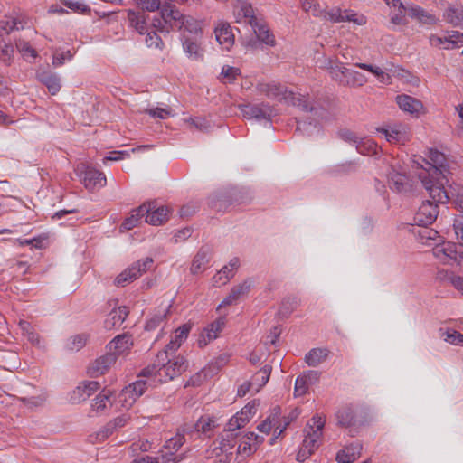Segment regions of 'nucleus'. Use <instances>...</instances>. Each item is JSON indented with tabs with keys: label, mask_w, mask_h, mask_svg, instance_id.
Listing matches in <instances>:
<instances>
[{
	"label": "nucleus",
	"mask_w": 463,
	"mask_h": 463,
	"mask_svg": "<svg viewBox=\"0 0 463 463\" xmlns=\"http://www.w3.org/2000/svg\"><path fill=\"white\" fill-rule=\"evenodd\" d=\"M256 37L259 39L260 43L266 44L268 46H275L276 40L274 34L270 32L268 24L262 20L260 19L256 22V25L251 26Z\"/></svg>",
	"instance_id": "obj_32"
},
{
	"label": "nucleus",
	"mask_w": 463,
	"mask_h": 463,
	"mask_svg": "<svg viewBox=\"0 0 463 463\" xmlns=\"http://www.w3.org/2000/svg\"><path fill=\"white\" fill-rule=\"evenodd\" d=\"M19 326L23 332V335L27 337V340L31 342L33 345L40 346V336L34 331L33 326L29 322L24 320L20 321Z\"/></svg>",
	"instance_id": "obj_51"
},
{
	"label": "nucleus",
	"mask_w": 463,
	"mask_h": 463,
	"mask_svg": "<svg viewBox=\"0 0 463 463\" xmlns=\"http://www.w3.org/2000/svg\"><path fill=\"white\" fill-rule=\"evenodd\" d=\"M283 423L284 417L281 415V408L275 406L270 410L269 416L258 425L257 429L262 433L273 431L274 434H278Z\"/></svg>",
	"instance_id": "obj_17"
},
{
	"label": "nucleus",
	"mask_w": 463,
	"mask_h": 463,
	"mask_svg": "<svg viewBox=\"0 0 463 463\" xmlns=\"http://www.w3.org/2000/svg\"><path fill=\"white\" fill-rule=\"evenodd\" d=\"M183 50L187 57L194 61H202L204 57V50L197 38L184 35L182 38Z\"/></svg>",
	"instance_id": "obj_24"
},
{
	"label": "nucleus",
	"mask_w": 463,
	"mask_h": 463,
	"mask_svg": "<svg viewBox=\"0 0 463 463\" xmlns=\"http://www.w3.org/2000/svg\"><path fill=\"white\" fill-rule=\"evenodd\" d=\"M225 323L223 319H218L212 323L207 328L204 329L202 334L203 339V345H207L208 342L217 338L218 334L222 330ZM203 340H199V344L202 345Z\"/></svg>",
	"instance_id": "obj_43"
},
{
	"label": "nucleus",
	"mask_w": 463,
	"mask_h": 463,
	"mask_svg": "<svg viewBox=\"0 0 463 463\" xmlns=\"http://www.w3.org/2000/svg\"><path fill=\"white\" fill-rule=\"evenodd\" d=\"M252 282L250 279L244 280L242 283L238 284L231 289V292L234 295V297L239 299L247 296L250 290Z\"/></svg>",
	"instance_id": "obj_59"
},
{
	"label": "nucleus",
	"mask_w": 463,
	"mask_h": 463,
	"mask_svg": "<svg viewBox=\"0 0 463 463\" xmlns=\"http://www.w3.org/2000/svg\"><path fill=\"white\" fill-rule=\"evenodd\" d=\"M99 388L100 384L97 381L82 382L73 390L71 396V401L73 403H79L82 401H85L87 398L99 390Z\"/></svg>",
	"instance_id": "obj_23"
},
{
	"label": "nucleus",
	"mask_w": 463,
	"mask_h": 463,
	"mask_svg": "<svg viewBox=\"0 0 463 463\" xmlns=\"http://www.w3.org/2000/svg\"><path fill=\"white\" fill-rule=\"evenodd\" d=\"M128 315V310L125 306L113 309L105 320V327L107 329L119 327L127 318Z\"/></svg>",
	"instance_id": "obj_37"
},
{
	"label": "nucleus",
	"mask_w": 463,
	"mask_h": 463,
	"mask_svg": "<svg viewBox=\"0 0 463 463\" xmlns=\"http://www.w3.org/2000/svg\"><path fill=\"white\" fill-rule=\"evenodd\" d=\"M175 28L194 34L192 38H197L202 33L200 23L197 20L191 16H184L181 13L178 20H175Z\"/></svg>",
	"instance_id": "obj_34"
},
{
	"label": "nucleus",
	"mask_w": 463,
	"mask_h": 463,
	"mask_svg": "<svg viewBox=\"0 0 463 463\" xmlns=\"http://www.w3.org/2000/svg\"><path fill=\"white\" fill-rule=\"evenodd\" d=\"M46 399L47 397L45 394L20 398L21 402L24 404V406L31 410L42 407L45 403Z\"/></svg>",
	"instance_id": "obj_58"
},
{
	"label": "nucleus",
	"mask_w": 463,
	"mask_h": 463,
	"mask_svg": "<svg viewBox=\"0 0 463 463\" xmlns=\"http://www.w3.org/2000/svg\"><path fill=\"white\" fill-rule=\"evenodd\" d=\"M112 396L113 392L110 390H102L93 400L92 409L98 413H104L113 406Z\"/></svg>",
	"instance_id": "obj_38"
},
{
	"label": "nucleus",
	"mask_w": 463,
	"mask_h": 463,
	"mask_svg": "<svg viewBox=\"0 0 463 463\" xmlns=\"http://www.w3.org/2000/svg\"><path fill=\"white\" fill-rule=\"evenodd\" d=\"M363 446L360 441H354L339 450L335 459L338 463H352L359 458Z\"/></svg>",
	"instance_id": "obj_28"
},
{
	"label": "nucleus",
	"mask_w": 463,
	"mask_h": 463,
	"mask_svg": "<svg viewBox=\"0 0 463 463\" xmlns=\"http://www.w3.org/2000/svg\"><path fill=\"white\" fill-rule=\"evenodd\" d=\"M170 305L157 310L146 322V330H154L159 326V325L166 317Z\"/></svg>",
	"instance_id": "obj_47"
},
{
	"label": "nucleus",
	"mask_w": 463,
	"mask_h": 463,
	"mask_svg": "<svg viewBox=\"0 0 463 463\" xmlns=\"http://www.w3.org/2000/svg\"><path fill=\"white\" fill-rule=\"evenodd\" d=\"M443 17L451 25L463 27V5H450L445 10Z\"/></svg>",
	"instance_id": "obj_35"
},
{
	"label": "nucleus",
	"mask_w": 463,
	"mask_h": 463,
	"mask_svg": "<svg viewBox=\"0 0 463 463\" xmlns=\"http://www.w3.org/2000/svg\"><path fill=\"white\" fill-rule=\"evenodd\" d=\"M234 15L237 23L245 22L250 26L256 25V22L260 19L255 15L251 4L245 0L237 1L234 5Z\"/></svg>",
	"instance_id": "obj_20"
},
{
	"label": "nucleus",
	"mask_w": 463,
	"mask_h": 463,
	"mask_svg": "<svg viewBox=\"0 0 463 463\" xmlns=\"http://www.w3.org/2000/svg\"><path fill=\"white\" fill-rule=\"evenodd\" d=\"M191 326L186 324L178 327L163 351H168L171 352V354H175L187 338Z\"/></svg>",
	"instance_id": "obj_33"
},
{
	"label": "nucleus",
	"mask_w": 463,
	"mask_h": 463,
	"mask_svg": "<svg viewBox=\"0 0 463 463\" xmlns=\"http://www.w3.org/2000/svg\"><path fill=\"white\" fill-rule=\"evenodd\" d=\"M356 67L360 68V69H363V70H365V71H368L370 72H372L373 74H374L376 77H378L380 79V80L382 82H385V79H389V75L386 74L381 68L379 67H374L371 64H366V63H360V62H357L354 64Z\"/></svg>",
	"instance_id": "obj_61"
},
{
	"label": "nucleus",
	"mask_w": 463,
	"mask_h": 463,
	"mask_svg": "<svg viewBox=\"0 0 463 463\" xmlns=\"http://www.w3.org/2000/svg\"><path fill=\"white\" fill-rule=\"evenodd\" d=\"M407 11L411 17L418 20L421 24L430 25L437 23V18L433 14L419 5H411L407 7Z\"/></svg>",
	"instance_id": "obj_39"
},
{
	"label": "nucleus",
	"mask_w": 463,
	"mask_h": 463,
	"mask_svg": "<svg viewBox=\"0 0 463 463\" xmlns=\"http://www.w3.org/2000/svg\"><path fill=\"white\" fill-rule=\"evenodd\" d=\"M217 42L222 45L223 49L230 50L234 43V35L232 27L228 23H220L214 31Z\"/></svg>",
	"instance_id": "obj_31"
},
{
	"label": "nucleus",
	"mask_w": 463,
	"mask_h": 463,
	"mask_svg": "<svg viewBox=\"0 0 463 463\" xmlns=\"http://www.w3.org/2000/svg\"><path fill=\"white\" fill-rule=\"evenodd\" d=\"M453 229L457 239L463 243V213L455 216Z\"/></svg>",
	"instance_id": "obj_64"
},
{
	"label": "nucleus",
	"mask_w": 463,
	"mask_h": 463,
	"mask_svg": "<svg viewBox=\"0 0 463 463\" xmlns=\"http://www.w3.org/2000/svg\"><path fill=\"white\" fill-rule=\"evenodd\" d=\"M457 253V244L446 242L433 248L432 254L440 262L453 266V260Z\"/></svg>",
	"instance_id": "obj_25"
},
{
	"label": "nucleus",
	"mask_w": 463,
	"mask_h": 463,
	"mask_svg": "<svg viewBox=\"0 0 463 463\" xmlns=\"http://www.w3.org/2000/svg\"><path fill=\"white\" fill-rule=\"evenodd\" d=\"M377 131L383 134L386 140L390 143H402L409 141L411 138L410 128L404 124H394L378 128Z\"/></svg>",
	"instance_id": "obj_14"
},
{
	"label": "nucleus",
	"mask_w": 463,
	"mask_h": 463,
	"mask_svg": "<svg viewBox=\"0 0 463 463\" xmlns=\"http://www.w3.org/2000/svg\"><path fill=\"white\" fill-rule=\"evenodd\" d=\"M329 353L327 348H313L306 354L305 361L309 366L316 367L327 359Z\"/></svg>",
	"instance_id": "obj_40"
},
{
	"label": "nucleus",
	"mask_w": 463,
	"mask_h": 463,
	"mask_svg": "<svg viewBox=\"0 0 463 463\" xmlns=\"http://www.w3.org/2000/svg\"><path fill=\"white\" fill-rule=\"evenodd\" d=\"M301 3L302 9L315 16H320L322 14V10L320 7V5L318 4L317 0H299Z\"/></svg>",
	"instance_id": "obj_57"
},
{
	"label": "nucleus",
	"mask_w": 463,
	"mask_h": 463,
	"mask_svg": "<svg viewBox=\"0 0 463 463\" xmlns=\"http://www.w3.org/2000/svg\"><path fill=\"white\" fill-rule=\"evenodd\" d=\"M89 339L87 334H79L71 336L66 342V349L69 351H79L83 348Z\"/></svg>",
	"instance_id": "obj_49"
},
{
	"label": "nucleus",
	"mask_w": 463,
	"mask_h": 463,
	"mask_svg": "<svg viewBox=\"0 0 463 463\" xmlns=\"http://www.w3.org/2000/svg\"><path fill=\"white\" fill-rule=\"evenodd\" d=\"M380 147L377 143L368 137H361L359 143L356 146V151L364 156H373L377 155Z\"/></svg>",
	"instance_id": "obj_45"
},
{
	"label": "nucleus",
	"mask_w": 463,
	"mask_h": 463,
	"mask_svg": "<svg viewBox=\"0 0 463 463\" xmlns=\"http://www.w3.org/2000/svg\"><path fill=\"white\" fill-rule=\"evenodd\" d=\"M413 163L422 167L421 162H425L428 168H423L419 174L424 188L428 192L430 197L439 203H448L449 197L444 185L448 183L445 175L446 156L443 153L437 149H430L428 153L429 161L420 156H414Z\"/></svg>",
	"instance_id": "obj_2"
},
{
	"label": "nucleus",
	"mask_w": 463,
	"mask_h": 463,
	"mask_svg": "<svg viewBox=\"0 0 463 463\" xmlns=\"http://www.w3.org/2000/svg\"><path fill=\"white\" fill-rule=\"evenodd\" d=\"M75 173L88 190L93 191L100 189L106 184L104 174L85 163L78 164L75 168Z\"/></svg>",
	"instance_id": "obj_6"
},
{
	"label": "nucleus",
	"mask_w": 463,
	"mask_h": 463,
	"mask_svg": "<svg viewBox=\"0 0 463 463\" xmlns=\"http://www.w3.org/2000/svg\"><path fill=\"white\" fill-rule=\"evenodd\" d=\"M187 122L196 129L202 132L208 131L211 128L210 122L203 118H194L187 119Z\"/></svg>",
	"instance_id": "obj_63"
},
{
	"label": "nucleus",
	"mask_w": 463,
	"mask_h": 463,
	"mask_svg": "<svg viewBox=\"0 0 463 463\" xmlns=\"http://www.w3.org/2000/svg\"><path fill=\"white\" fill-rule=\"evenodd\" d=\"M210 261L209 250L202 248L194 256L191 266V272L193 274H198L203 272L206 269V265Z\"/></svg>",
	"instance_id": "obj_41"
},
{
	"label": "nucleus",
	"mask_w": 463,
	"mask_h": 463,
	"mask_svg": "<svg viewBox=\"0 0 463 463\" xmlns=\"http://www.w3.org/2000/svg\"><path fill=\"white\" fill-rule=\"evenodd\" d=\"M257 90L260 93L266 95L269 99L284 101L287 104L298 107L303 111L313 114V119L316 123L312 124L307 121L298 122L297 131L303 132L306 135H311L317 128V121L327 118V111L323 108L315 106L310 101L309 97L296 94L279 83L274 81L260 82L257 85Z\"/></svg>",
	"instance_id": "obj_1"
},
{
	"label": "nucleus",
	"mask_w": 463,
	"mask_h": 463,
	"mask_svg": "<svg viewBox=\"0 0 463 463\" xmlns=\"http://www.w3.org/2000/svg\"><path fill=\"white\" fill-rule=\"evenodd\" d=\"M271 370V366L266 364L252 377L251 382L254 385H257L256 392H259L260 389L268 383Z\"/></svg>",
	"instance_id": "obj_48"
},
{
	"label": "nucleus",
	"mask_w": 463,
	"mask_h": 463,
	"mask_svg": "<svg viewBox=\"0 0 463 463\" xmlns=\"http://www.w3.org/2000/svg\"><path fill=\"white\" fill-rule=\"evenodd\" d=\"M396 102L399 108L411 114L413 117L418 118L420 114L425 113V109L422 102L411 96L402 94L396 97Z\"/></svg>",
	"instance_id": "obj_21"
},
{
	"label": "nucleus",
	"mask_w": 463,
	"mask_h": 463,
	"mask_svg": "<svg viewBox=\"0 0 463 463\" xmlns=\"http://www.w3.org/2000/svg\"><path fill=\"white\" fill-rule=\"evenodd\" d=\"M24 29V23L19 17H11L0 21V37L8 35L14 30Z\"/></svg>",
	"instance_id": "obj_46"
},
{
	"label": "nucleus",
	"mask_w": 463,
	"mask_h": 463,
	"mask_svg": "<svg viewBox=\"0 0 463 463\" xmlns=\"http://www.w3.org/2000/svg\"><path fill=\"white\" fill-rule=\"evenodd\" d=\"M320 438L321 436H305L297 454V460L303 462L308 458L321 444Z\"/></svg>",
	"instance_id": "obj_30"
},
{
	"label": "nucleus",
	"mask_w": 463,
	"mask_h": 463,
	"mask_svg": "<svg viewBox=\"0 0 463 463\" xmlns=\"http://www.w3.org/2000/svg\"><path fill=\"white\" fill-rule=\"evenodd\" d=\"M184 443V436H172L169 439L165 441L164 446L165 451V457L168 462L177 463L183 459V455H175V453L179 450V449Z\"/></svg>",
	"instance_id": "obj_27"
},
{
	"label": "nucleus",
	"mask_w": 463,
	"mask_h": 463,
	"mask_svg": "<svg viewBox=\"0 0 463 463\" xmlns=\"http://www.w3.org/2000/svg\"><path fill=\"white\" fill-rule=\"evenodd\" d=\"M116 361V355L107 351L105 354L99 356L90 364L88 366V373L93 378L103 375L109 370Z\"/></svg>",
	"instance_id": "obj_19"
},
{
	"label": "nucleus",
	"mask_w": 463,
	"mask_h": 463,
	"mask_svg": "<svg viewBox=\"0 0 463 463\" xmlns=\"http://www.w3.org/2000/svg\"><path fill=\"white\" fill-rule=\"evenodd\" d=\"M13 52V47L3 37H0V58L4 62L9 63Z\"/></svg>",
	"instance_id": "obj_62"
},
{
	"label": "nucleus",
	"mask_w": 463,
	"mask_h": 463,
	"mask_svg": "<svg viewBox=\"0 0 463 463\" xmlns=\"http://www.w3.org/2000/svg\"><path fill=\"white\" fill-rule=\"evenodd\" d=\"M326 420L320 415L313 416L307 423L305 428L306 434H317L322 431Z\"/></svg>",
	"instance_id": "obj_52"
},
{
	"label": "nucleus",
	"mask_w": 463,
	"mask_h": 463,
	"mask_svg": "<svg viewBox=\"0 0 463 463\" xmlns=\"http://www.w3.org/2000/svg\"><path fill=\"white\" fill-rule=\"evenodd\" d=\"M154 260L150 257L134 262L116 277L114 280L115 285L118 287L127 286L149 270Z\"/></svg>",
	"instance_id": "obj_5"
},
{
	"label": "nucleus",
	"mask_w": 463,
	"mask_h": 463,
	"mask_svg": "<svg viewBox=\"0 0 463 463\" xmlns=\"http://www.w3.org/2000/svg\"><path fill=\"white\" fill-rule=\"evenodd\" d=\"M146 390V382L137 380L128 386L125 387L118 396V403L121 407L128 410Z\"/></svg>",
	"instance_id": "obj_10"
},
{
	"label": "nucleus",
	"mask_w": 463,
	"mask_h": 463,
	"mask_svg": "<svg viewBox=\"0 0 463 463\" xmlns=\"http://www.w3.org/2000/svg\"><path fill=\"white\" fill-rule=\"evenodd\" d=\"M433 202L425 201L423 202L420 207L418 208L416 213L414 214V222L418 226L426 227L428 225L432 224L438 215H439V206L438 203L439 202L435 201L432 198ZM442 204L444 203H441Z\"/></svg>",
	"instance_id": "obj_9"
},
{
	"label": "nucleus",
	"mask_w": 463,
	"mask_h": 463,
	"mask_svg": "<svg viewBox=\"0 0 463 463\" xmlns=\"http://www.w3.org/2000/svg\"><path fill=\"white\" fill-rule=\"evenodd\" d=\"M143 205H148L149 210L145 213V222L150 225L158 226L164 224L171 213L167 206L158 205L156 201L144 203Z\"/></svg>",
	"instance_id": "obj_15"
},
{
	"label": "nucleus",
	"mask_w": 463,
	"mask_h": 463,
	"mask_svg": "<svg viewBox=\"0 0 463 463\" xmlns=\"http://www.w3.org/2000/svg\"><path fill=\"white\" fill-rule=\"evenodd\" d=\"M325 18L332 23L353 22L358 25L365 24V18L363 15L358 16L356 13L347 9L333 7L325 13Z\"/></svg>",
	"instance_id": "obj_16"
},
{
	"label": "nucleus",
	"mask_w": 463,
	"mask_h": 463,
	"mask_svg": "<svg viewBox=\"0 0 463 463\" xmlns=\"http://www.w3.org/2000/svg\"><path fill=\"white\" fill-rule=\"evenodd\" d=\"M359 165L356 160L346 161L345 163L335 165L332 169L334 175H350L358 170Z\"/></svg>",
	"instance_id": "obj_53"
},
{
	"label": "nucleus",
	"mask_w": 463,
	"mask_h": 463,
	"mask_svg": "<svg viewBox=\"0 0 463 463\" xmlns=\"http://www.w3.org/2000/svg\"><path fill=\"white\" fill-rule=\"evenodd\" d=\"M335 418L339 426L348 428L366 423L368 420L373 418V413L369 407L362 406L354 414V410L346 406L336 412Z\"/></svg>",
	"instance_id": "obj_4"
},
{
	"label": "nucleus",
	"mask_w": 463,
	"mask_h": 463,
	"mask_svg": "<svg viewBox=\"0 0 463 463\" xmlns=\"http://www.w3.org/2000/svg\"><path fill=\"white\" fill-rule=\"evenodd\" d=\"M235 436H227V439H222L221 441V447L219 448L221 453H216V455L219 457V459L222 463H229L233 456V451L232 449H233L234 445L237 443L234 441Z\"/></svg>",
	"instance_id": "obj_42"
},
{
	"label": "nucleus",
	"mask_w": 463,
	"mask_h": 463,
	"mask_svg": "<svg viewBox=\"0 0 463 463\" xmlns=\"http://www.w3.org/2000/svg\"><path fill=\"white\" fill-rule=\"evenodd\" d=\"M129 417L127 414H122L118 417H116L109 422H108L105 426V431L107 434H112L113 432H118L123 428L128 421Z\"/></svg>",
	"instance_id": "obj_54"
},
{
	"label": "nucleus",
	"mask_w": 463,
	"mask_h": 463,
	"mask_svg": "<svg viewBox=\"0 0 463 463\" xmlns=\"http://www.w3.org/2000/svg\"><path fill=\"white\" fill-rule=\"evenodd\" d=\"M257 412L255 402L247 403L239 412L230 419L224 431L232 432L243 428Z\"/></svg>",
	"instance_id": "obj_12"
},
{
	"label": "nucleus",
	"mask_w": 463,
	"mask_h": 463,
	"mask_svg": "<svg viewBox=\"0 0 463 463\" xmlns=\"http://www.w3.org/2000/svg\"><path fill=\"white\" fill-rule=\"evenodd\" d=\"M332 79L344 87H353L354 71L343 66V62L339 58H329L325 65Z\"/></svg>",
	"instance_id": "obj_7"
},
{
	"label": "nucleus",
	"mask_w": 463,
	"mask_h": 463,
	"mask_svg": "<svg viewBox=\"0 0 463 463\" xmlns=\"http://www.w3.org/2000/svg\"><path fill=\"white\" fill-rule=\"evenodd\" d=\"M128 20L131 27H133L138 33L146 34L148 30L146 18L144 11H128Z\"/></svg>",
	"instance_id": "obj_36"
},
{
	"label": "nucleus",
	"mask_w": 463,
	"mask_h": 463,
	"mask_svg": "<svg viewBox=\"0 0 463 463\" xmlns=\"http://www.w3.org/2000/svg\"><path fill=\"white\" fill-rule=\"evenodd\" d=\"M16 49L24 57H36L35 50L30 45V43L24 39H17L15 41Z\"/></svg>",
	"instance_id": "obj_60"
},
{
	"label": "nucleus",
	"mask_w": 463,
	"mask_h": 463,
	"mask_svg": "<svg viewBox=\"0 0 463 463\" xmlns=\"http://www.w3.org/2000/svg\"><path fill=\"white\" fill-rule=\"evenodd\" d=\"M240 109L243 117L248 119L255 118L258 120L265 119L269 121L273 115L272 107L267 103H261L260 105H241Z\"/></svg>",
	"instance_id": "obj_18"
},
{
	"label": "nucleus",
	"mask_w": 463,
	"mask_h": 463,
	"mask_svg": "<svg viewBox=\"0 0 463 463\" xmlns=\"http://www.w3.org/2000/svg\"><path fill=\"white\" fill-rule=\"evenodd\" d=\"M133 345L131 336L128 334L118 335L107 345V351L116 355V359L127 354Z\"/></svg>",
	"instance_id": "obj_22"
},
{
	"label": "nucleus",
	"mask_w": 463,
	"mask_h": 463,
	"mask_svg": "<svg viewBox=\"0 0 463 463\" xmlns=\"http://www.w3.org/2000/svg\"><path fill=\"white\" fill-rule=\"evenodd\" d=\"M440 332L445 342L454 345H463V334L454 329H447L444 332L440 329Z\"/></svg>",
	"instance_id": "obj_55"
},
{
	"label": "nucleus",
	"mask_w": 463,
	"mask_h": 463,
	"mask_svg": "<svg viewBox=\"0 0 463 463\" xmlns=\"http://www.w3.org/2000/svg\"><path fill=\"white\" fill-rule=\"evenodd\" d=\"M337 136L345 143L357 146L361 137L354 131L348 128H342L338 131Z\"/></svg>",
	"instance_id": "obj_56"
},
{
	"label": "nucleus",
	"mask_w": 463,
	"mask_h": 463,
	"mask_svg": "<svg viewBox=\"0 0 463 463\" xmlns=\"http://www.w3.org/2000/svg\"><path fill=\"white\" fill-rule=\"evenodd\" d=\"M263 440V436H242L236 449L237 455L241 457L251 455L258 449Z\"/></svg>",
	"instance_id": "obj_26"
},
{
	"label": "nucleus",
	"mask_w": 463,
	"mask_h": 463,
	"mask_svg": "<svg viewBox=\"0 0 463 463\" xmlns=\"http://www.w3.org/2000/svg\"><path fill=\"white\" fill-rule=\"evenodd\" d=\"M180 17V12L175 6H167L161 11L159 16L154 17L152 26L160 32H169L175 28V20Z\"/></svg>",
	"instance_id": "obj_13"
},
{
	"label": "nucleus",
	"mask_w": 463,
	"mask_h": 463,
	"mask_svg": "<svg viewBox=\"0 0 463 463\" xmlns=\"http://www.w3.org/2000/svg\"><path fill=\"white\" fill-rule=\"evenodd\" d=\"M389 187L397 193H405L411 189L410 179L400 165H392L387 174Z\"/></svg>",
	"instance_id": "obj_11"
},
{
	"label": "nucleus",
	"mask_w": 463,
	"mask_h": 463,
	"mask_svg": "<svg viewBox=\"0 0 463 463\" xmlns=\"http://www.w3.org/2000/svg\"><path fill=\"white\" fill-rule=\"evenodd\" d=\"M148 205L141 204L139 207L134 209L131 212L130 216L125 220L121 226L126 230H131L136 227L138 224L139 220L149 211L146 209Z\"/></svg>",
	"instance_id": "obj_44"
},
{
	"label": "nucleus",
	"mask_w": 463,
	"mask_h": 463,
	"mask_svg": "<svg viewBox=\"0 0 463 463\" xmlns=\"http://www.w3.org/2000/svg\"><path fill=\"white\" fill-rule=\"evenodd\" d=\"M36 76L39 81L46 86L52 95H55L60 91L61 87V80L56 73L49 70H41L37 71Z\"/></svg>",
	"instance_id": "obj_29"
},
{
	"label": "nucleus",
	"mask_w": 463,
	"mask_h": 463,
	"mask_svg": "<svg viewBox=\"0 0 463 463\" xmlns=\"http://www.w3.org/2000/svg\"><path fill=\"white\" fill-rule=\"evenodd\" d=\"M171 354L168 351L158 352L155 362L144 368L140 375L144 377H158L160 382H167L180 375L187 368L186 360L184 356Z\"/></svg>",
	"instance_id": "obj_3"
},
{
	"label": "nucleus",
	"mask_w": 463,
	"mask_h": 463,
	"mask_svg": "<svg viewBox=\"0 0 463 463\" xmlns=\"http://www.w3.org/2000/svg\"><path fill=\"white\" fill-rule=\"evenodd\" d=\"M220 426L218 419L213 416H201L194 423H184L178 428L176 434L206 433L214 431Z\"/></svg>",
	"instance_id": "obj_8"
},
{
	"label": "nucleus",
	"mask_w": 463,
	"mask_h": 463,
	"mask_svg": "<svg viewBox=\"0 0 463 463\" xmlns=\"http://www.w3.org/2000/svg\"><path fill=\"white\" fill-rule=\"evenodd\" d=\"M300 304L297 297L285 298L279 309V315L282 317H288Z\"/></svg>",
	"instance_id": "obj_50"
}]
</instances>
